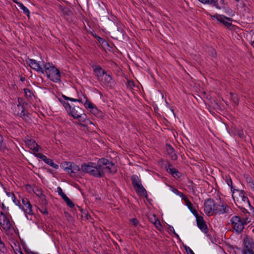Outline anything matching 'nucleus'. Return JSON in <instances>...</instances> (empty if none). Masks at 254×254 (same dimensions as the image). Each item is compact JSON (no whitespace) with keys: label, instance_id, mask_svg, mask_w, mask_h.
I'll use <instances>...</instances> for the list:
<instances>
[{"label":"nucleus","instance_id":"obj_52","mask_svg":"<svg viewBox=\"0 0 254 254\" xmlns=\"http://www.w3.org/2000/svg\"><path fill=\"white\" fill-rule=\"evenodd\" d=\"M169 230H170L171 232H172L173 233H175V230H174V229L173 227H172V226H170V227H169Z\"/></svg>","mask_w":254,"mask_h":254},{"label":"nucleus","instance_id":"obj_22","mask_svg":"<svg viewBox=\"0 0 254 254\" xmlns=\"http://www.w3.org/2000/svg\"><path fill=\"white\" fill-rule=\"evenodd\" d=\"M166 149L172 160H176L177 159L178 156L175 152V150L170 144L168 143L166 144Z\"/></svg>","mask_w":254,"mask_h":254},{"label":"nucleus","instance_id":"obj_46","mask_svg":"<svg viewBox=\"0 0 254 254\" xmlns=\"http://www.w3.org/2000/svg\"><path fill=\"white\" fill-rule=\"evenodd\" d=\"M154 224L156 226V227L158 228V226H161V224L159 220L156 218L155 216H154V222H153Z\"/></svg>","mask_w":254,"mask_h":254},{"label":"nucleus","instance_id":"obj_23","mask_svg":"<svg viewBox=\"0 0 254 254\" xmlns=\"http://www.w3.org/2000/svg\"><path fill=\"white\" fill-rule=\"evenodd\" d=\"M90 112L97 118H101L103 115V112L99 110L95 105L90 110Z\"/></svg>","mask_w":254,"mask_h":254},{"label":"nucleus","instance_id":"obj_34","mask_svg":"<svg viewBox=\"0 0 254 254\" xmlns=\"http://www.w3.org/2000/svg\"><path fill=\"white\" fill-rule=\"evenodd\" d=\"M64 201L66 202V205L70 208H73L74 207V204L72 201L67 196L64 198Z\"/></svg>","mask_w":254,"mask_h":254},{"label":"nucleus","instance_id":"obj_45","mask_svg":"<svg viewBox=\"0 0 254 254\" xmlns=\"http://www.w3.org/2000/svg\"><path fill=\"white\" fill-rule=\"evenodd\" d=\"M185 249L188 254H194L192 250L188 246H185Z\"/></svg>","mask_w":254,"mask_h":254},{"label":"nucleus","instance_id":"obj_57","mask_svg":"<svg viewBox=\"0 0 254 254\" xmlns=\"http://www.w3.org/2000/svg\"><path fill=\"white\" fill-rule=\"evenodd\" d=\"M199 1L203 3H206L207 0H198Z\"/></svg>","mask_w":254,"mask_h":254},{"label":"nucleus","instance_id":"obj_38","mask_svg":"<svg viewBox=\"0 0 254 254\" xmlns=\"http://www.w3.org/2000/svg\"><path fill=\"white\" fill-rule=\"evenodd\" d=\"M226 182L227 184V185L231 187V190L232 191V192L233 193V190L234 189H235L233 186V183L232 179L229 177L228 178H227L226 180Z\"/></svg>","mask_w":254,"mask_h":254},{"label":"nucleus","instance_id":"obj_53","mask_svg":"<svg viewBox=\"0 0 254 254\" xmlns=\"http://www.w3.org/2000/svg\"><path fill=\"white\" fill-rule=\"evenodd\" d=\"M1 208L3 211H5V210L6 209V207L4 206L3 203H2Z\"/></svg>","mask_w":254,"mask_h":254},{"label":"nucleus","instance_id":"obj_29","mask_svg":"<svg viewBox=\"0 0 254 254\" xmlns=\"http://www.w3.org/2000/svg\"><path fill=\"white\" fill-rule=\"evenodd\" d=\"M25 96L28 99H32V97L34 96L32 91L28 88H24L23 89Z\"/></svg>","mask_w":254,"mask_h":254},{"label":"nucleus","instance_id":"obj_41","mask_svg":"<svg viewBox=\"0 0 254 254\" xmlns=\"http://www.w3.org/2000/svg\"><path fill=\"white\" fill-rule=\"evenodd\" d=\"M62 97L66 100H68V101H72V102H77V99H74V98L68 97L64 95H62Z\"/></svg>","mask_w":254,"mask_h":254},{"label":"nucleus","instance_id":"obj_7","mask_svg":"<svg viewBox=\"0 0 254 254\" xmlns=\"http://www.w3.org/2000/svg\"><path fill=\"white\" fill-rule=\"evenodd\" d=\"M62 166L64 168V171L67 172L72 177H75L76 174L81 169L79 166L71 162H65L62 165Z\"/></svg>","mask_w":254,"mask_h":254},{"label":"nucleus","instance_id":"obj_26","mask_svg":"<svg viewBox=\"0 0 254 254\" xmlns=\"http://www.w3.org/2000/svg\"><path fill=\"white\" fill-rule=\"evenodd\" d=\"M189 210L191 211V212L193 214L194 216H197L198 214L196 209L193 207L191 202L189 200L187 202L185 203Z\"/></svg>","mask_w":254,"mask_h":254},{"label":"nucleus","instance_id":"obj_10","mask_svg":"<svg viewBox=\"0 0 254 254\" xmlns=\"http://www.w3.org/2000/svg\"><path fill=\"white\" fill-rule=\"evenodd\" d=\"M26 63L30 66L31 68L36 70L38 73H44V67H42L40 62H37L36 60L27 58L26 60Z\"/></svg>","mask_w":254,"mask_h":254},{"label":"nucleus","instance_id":"obj_2","mask_svg":"<svg viewBox=\"0 0 254 254\" xmlns=\"http://www.w3.org/2000/svg\"><path fill=\"white\" fill-rule=\"evenodd\" d=\"M81 169L83 172L96 178H102L104 176V173L98 163L97 165L92 162L84 163L81 165Z\"/></svg>","mask_w":254,"mask_h":254},{"label":"nucleus","instance_id":"obj_35","mask_svg":"<svg viewBox=\"0 0 254 254\" xmlns=\"http://www.w3.org/2000/svg\"><path fill=\"white\" fill-rule=\"evenodd\" d=\"M97 40H98V42L100 44H101L102 46H106V45L108 46L109 45V44L107 42V41L100 37H97Z\"/></svg>","mask_w":254,"mask_h":254},{"label":"nucleus","instance_id":"obj_60","mask_svg":"<svg viewBox=\"0 0 254 254\" xmlns=\"http://www.w3.org/2000/svg\"><path fill=\"white\" fill-rule=\"evenodd\" d=\"M93 35L94 36V37L95 38H96V39H97V37H99L98 35H97L96 34H95V35H93Z\"/></svg>","mask_w":254,"mask_h":254},{"label":"nucleus","instance_id":"obj_16","mask_svg":"<svg viewBox=\"0 0 254 254\" xmlns=\"http://www.w3.org/2000/svg\"><path fill=\"white\" fill-rule=\"evenodd\" d=\"M232 211L231 208L227 204H216L215 206L216 214H224Z\"/></svg>","mask_w":254,"mask_h":254},{"label":"nucleus","instance_id":"obj_18","mask_svg":"<svg viewBox=\"0 0 254 254\" xmlns=\"http://www.w3.org/2000/svg\"><path fill=\"white\" fill-rule=\"evenodd\" d=\"M25 142L28 148L35 152H38L40 146L36 142V141L32 139H27L25 140Z\"/></svg>","mask_w":254,"mask_h":254},{"label":"nucleus","instance_id":"obj_13","mask_svg":"<svg viewBox=\"0 0 254 254\" xmlns=\"http://www.w3.org/2000/svg\"><path fill=\"white\" fill-rule=\"evenodd\" d=\"M34 154L35 156H36L37 158H40L45 163L52 167L54 169H58L59 168V165L58 164L55 163L52 159L47 158L46 156L43 154L42 153H34Z\"/></svg>","mask_w":254,"mask_h":254},{"label":"nucleus","instance_id":"obj_56","mask_svg":"<svg viewBox=\"0 0 254 254\" xmlns=\"http://www.w3.org/2000/svg\"><path fill=\"white\" fill-rule=\"evenodd\" d=\"M87 122H89L90 124L93 125V123L91 121H90L86 119V122L85 123H86L87 124H88Z\"/></svg>","mask_w":254,"mask_h":254},{"label":"nucleus","instance_id":"obj_27","mask_svg":"<svg viewBox=\"0 0 254 254\" xmlns=\"http://www.w3.org/2000/svg\"><path fill=\"white\" fill-rule=\"evenodd\" d=\"M168 173L172 175L175 178H180L182 176L181 173L176 168H173Z\"/></svg>","mask_w":254,"mask_h":254},{"label":"nucleus","instance_id":"obj_28","mask_svg":"<svg viewBox=\"0 0 254 254\" xmlns=\"http://www.w3.org/2000/svg\"><path fill=\"white\" fill-rule=\"evenodd\" d=\"M59 7L60 11H62V12L64 15H69L71 12V11L69 10V9L66 6H63L62 5H60L59 6Z\"/></svg>","mask_w":254,"mask_h":254},{"label":"nucleus","instance_id":"obj_31","mask_svg":"<svg viewBox=\"0 0 254 254\" xmlns=\"http://www.w3.org/2000/svg\"><path fill=\"white\" fill-rule=\"evenodd\" d=\"M206 3L212 5L218 9H221V7L218 4V0H207Z\"/></svg>","mask_w":254,"mask_h":254},{"label":"nucleus","instance_id":"obj_12","mask_svg":"<svg viewBox=\"0 0 254 254\" xmlns=\"http://www.w3.org/2000/svg\"><path fill=\"white\" fill-rule=\"evenodd\" d=\"M0 216L2 217V219H0V226H1L5 231H9L12 227V225L9 219L3 212H0Z\"/></svg>","mask_w":254,"mask_h":254},{"label":"nucleus","instance_id":"obj_58","mask_svg":"<svg viewBox=\"0 0 254 254\" xmlns=\"http://www.w3.org/2000/svg\"><path fill=\"white\" fill-rule=\"evenodd\" d=\"M13 1H14L15 3L17 4V5H18V6H19V3H21V2H18V1H17V0H13Z\"/></svg>","mask_w":254,"mask_h":254},{"label":"nucleus","instance_id":"obj_40","mask_svg":"<svg viewBox=\"0 0 254 254\" xmlns=\"http://www.w3.org/2000/svg\"><path fill=\"white\" fill-rule=\"evenodd\" d=\"M37 195L40 197L41 199H42V201L44 200L45 201H46L45 198V195L43 193L42 191L40 190H38V193H37Z\"/></svg>","mask_w":254,"mask_h":254},{"label":"nucleus","instance_id":"obj_6","mask_svg":"<svg viewBox=\"0 0 254 254\" xmlns=\"http://www.w3.org/2000/svg\"><path fill=\"white\" fill-rule=\"evenodd\" d=\"M209 15L212 19H216L220 23H222L226 28L230 30L234 29L235 25H233L231 22H230L232 21V18L217 13H216L213 15L211 14H209Z\"/></svg>","mask_w":254,"mask_h":254},{"label":"nucleus","instance_id":"obj_54","mask_svg":"<svg viewBox=\"0 0 254 254\" xmlns=\"http://www.w3.org/2000/svg\"><path fill=\"white\" fill-rule=\"evenodd\" d=\"M20 80L21 81L23 82L25 80V78L24 77H20Z\"/></svg>","mask_w":254,"mask_h":254},{"label":"nucleus","instance_id":"obj_11","mask_svg":"<svg viewBox=\"0 0 254 254\" xmlns=\"http://www.w3.org/2000/svg\"><path fill=\"white\" fill-rule=\"evenodd\" d=\"M22 100L23 99L21 98H18V101L19 104L15 107L14 114L23 119H25L27 114L23 106L21 104Z\"/></svg>","mask_w":254,"mask_h":254},{"label":"nucleus","instance_id":"obj_17","mask_svg":"<svg viewBox=\"0 0 254 254\" xmlns=\"http://www.w3.org/2000/svg\"><path fill=\"white\" fill-rule=\"evenodd\" d=\"M93 68L98 80L99 81L102 80V78L107 72L100 65L93 66Z\"/></svg>","mask_w":254,"mask_h":254},{"label":"nucleus","instance_id":"obj_30","mask_svg":"<svg viewBox=\"0 0 254 254\" xmlns=\"http://www.w3.org/2000/svg\"><path fill=\"white\" fill-rule=\"evenodd\" d=\"M231 99L234 103V105H238L239 104V98L237 94L230 92Z\"/></svg>","mask_w":254,"mask_h":254},{"label":"nucleus","instance_id":"obj_55","mask_svg":"<svg viewBox=\"0 0 254 254\" xmlns=\"http://www.w3.org/2000/svg\"><path fill=\"white\" fill-rule=\"evenodd\" d=\"M11 194H14V193H13V192H7V195L8 196H9V197H10H10H11Z\"/></svg>","mask_w":254,"mask_h":254},{"label":"nucleus","instance_id":"obj_48","mask_svg":"<svg viewBox=\"0 0 254 254\" xmlns=\"http://www.w3.org/2000/svg\"><path fill=\"white\" fill-rule=\"evenodd\" d=\"M40 211L45 215H47L48 214V212L47 209L45 207H42L41 209H39Z\"/></svg>","mask_w":254,"mask_h":254},{"label":"nucleus","instance_id":"obj_14","mask_svg":"<svg viewBox=\"0 0 254 254\" xmlns=\"http://www.w3.org/2000/svg\"><path fill=\"white\" fill-rule=\"evenodd\" d=\"M100 82L109 87L110 89L113 88L116 84V83L113 80L112 76L107 73L104 75L102 78V80H101Z\"/></svg>","mask_w":254,"mask_h":254},{"label":"nucleus","instance_id":"obj_61","mask_svg":"<svg viewBox=\"0 0 254 254\" xmlns=\"http://www.w3.org/2000/svg\"><path fill=\"white\" fill-rule=\"evenodd\" d=\"M30 254H38V253H34V252H31Z\"/></svg>","mask_w":254,"mask_h":254},{"label":"nucleus","instance_id":"obj_25","mask_svg":"<svg viewBox=\"0 0 254 254\" xmlns=\"http://www.w3.org/2000/svg\"><path fill=\"white\" fill-rule=\"evenodd\" d=\"M131 181L133 187L141 184V180L136 175H133L131 177Z\"/></svg>","mask_w":254,"mask_h":254},{"label":"nucleus","instance_id":"obj_43","mask_svg":"<svg viewBox=\"0 0 254 254\" xmlns=\"http://www.w3.org/2000/svg\"><path fill=\"white\" fill-rule=\"evenodd\" d=\"M165 168L166 171L168 172V171H170L171 169H173V165L170 164L169 162H167L166 164L165 165Z\"/></svg>","mask_w":254,"mask_h":254},{"label":"nucleus","instance_id":"obj_9","mask_svg":"<svg viewBox=\"0 0 254 254\" xmlns=\"http://www.w3.org/2000/svg\"><path fill=\"white\" fill-rule=\"evenodd\" d=\"M216 203L212 198H208L205 200L204 203V211L207 216L212 215L215 213Z\"/></svg>","mask_w":254,"mask_h":254},{"label":"nucleus","instance_id":"obj_20","mask_svg":"<svg viewBox=\"0 0 254 254\" xmlns=\"http://www.w3.org/2000/svg\"><path fill=\"white\" fill-rule=\"evenodd\" d=\"M81 95L83 96V98L79 97V98L77 99V102L82 103L84 104L86 108L89 109L90 110L94 105L92 104V103L89 101L85 95H82V93H81Z\"/></svg>","mask_w":254,"mask_h":254},{"label":"nucleus","instance_id":"obj_50","mask_svg":"<svg viewBox=\"0 0 254 254\" xmlns=\"http://www.w3.org/2000/svg\"><path fill=\"white\" fill-rule=\"evenodd\" d=\"M172 191L175 193V194H176L177 195H179V194H180V193L181 192H180L178 189H175V188H172Z\"/></svg>","mask_w":254,"mask_h":254},{"label":"nucleus","instance_id":"obj_4","mask_svg":"<svg viewBox=\"0 0 254 254\" xmlns=\"http://www.w3.org/2000/svg\"><path fill=\"white\" fill-rule=\"evenodd\" d=\"M98 163L104 174L106 172L114 174L117 172V167L115 164L109 159L102 158L98 160Z\"/></svg>","mask_w":254,"mask_h":254},{"label":"nucleus","instance_id":"obj_49","mask_svg":"<svg viewBox=\"0 0 254 254\" xmlns=\"http://www.w3.org/2000/svg\"><path fill=\"white\" fill-rule=\"evenodd\" d=\"M220 3L222 5L221 8H224L225 6L227 5V2H225V0H220Z\"/></svg>","mask_w":254,"mask_h":254},{"label":"nucleus","instance_id":"obj_63","mask_svg":"<svg viewBox=\"0 0 254 254\" xmlns=\"http://www.w3.org/2000/svg\"><path fill=\"white\" fill-rule=\"evenodd\" d=\"M23 254V253L21 251H19L18 252V254Z\"/></svg>","mask_w":254,"mask_h":254},{"label":"nucleus","instance_id":"obj_39","mask_svg":"<svg viewBox=\"0 0 254 254\" xmlns=\"http://www.w3.org/2000/svg\"><path fill=\"white\" fill-rule=\"evenodd\" d=\"M6 147L5 143L3 142L2 136L0 134V149H5Z\"/></svg>","mask_w":254,"mask_h":254},{"label":"nucleus","instance_id":"obj_47","mask_svg":"<svg viewBox=\"0 0 254 254\" xmlns=\"http://www.w3.org/2000/svg\"><path fill=\"white\" fill-rule=\"evenodd\" d=\"M130 221L134 226H136L139 223V221L136 218H132Z\"/></svg>","mask_w":254,"mask_h":254},{"label":"nucleus","instance_id":"obj_62","mask_svg":"<svg viewBox=\"0 0 254 254\" xmlns=\"http://www.w3.org/2000/svg\"><path fill=\"white\" fill-rule=\"evenodd\" d=\"M251 44L253 47H254V41L252 42Z\"/></svg>","mask_w":254,"mask_h":254},{"label":"nucleus","instance_id":"obj_42","mask_svg":"<svg viewBox=\"0 0 254 254\" xmlns=\"http://www.w3.org/2000/svg\"><path fill=\"white\" fill-rule=\"evenodd\" d=\"M22 205H28L29 206H30V202L27 198H23L22 199Z\"/></svg>","mask_w":254,"mask_h":254},{"label":"nucleus","instance_id":"obj_32","mask_svg":"<svg viewBox=\"0 0 254 254\" xmlns=\"http://www.w3.org/2000/svg\"><path fill=\"white\" fill-rule=\"evenodd\" d=\"M19 4V7L20 9H22L23 13L26 14L28 17V18H29L30 12L29 9L26 6H25L22 3Z\"/></svg>","mask_w":254,"mask_h":254},{"label":"nucleus","instance_id":"obj_44","mask_svg":"<svg viewBox=\"0 0 254 254\" xmlns=\"http://www.w3.org/2000/svg\"><path fill=\"white\" fill-rule=\"evenodd\" d=\"M179 196L182 198V199L184 200L185 203L187 202L188 201L190 200L187 197V196L182 192L180 193Z\"/></svg>","mask_w":254,"mask_h":254},{"label":"nucleus","instance_id":"obj_59","mask_svg":"<svg viewBox=\"0 0 254 254\" xmlns=\"http://www.w3.org/2000/svg\"><path fill=\"white\" fill-rule=\"evenodd\" d=\"M175 236L177 238H179V236L175 232V233H173Z\"/></svg>","mask_w":254,"mask_h":254},{"label":"nucleus","instance_id":"obj_15","mask_svg":"<svg viewBox=\"0 0 254 254\" xmlns=\"http://www.w3.org/2000/svg\"><path fill=\"white\" fill-rule=\"evenodd\" d=\"M195 217L198 227L202 232L206 234L208 232V229L203 217L199 215V214Z\"/></svg>","mask_w":254,"mask_h":254},{"label":"nucleus","instance_id":"obj_3","mask_svg":"<svg viewBox=\"0 0 254 254\" xmlns=\"http://www.w3.org/2000/svg\"><path fill=\"white\" fill-rule=\"evenodd\" d=\"M44 71L51 81L54 82H59L61 81L60 71L53 64L47 63L44 64Z\"/></svg>","mask_w":254,"mask_h":254},{"label":"nucleus","instance_id":"obj_8","mask_svg":"<svg viewBox=\"0 0 254 254\" xmlns=\"http://www.w3.org/2000/svg\"><path fill=\"white\" fill-rule=\"evenodd\" d=\"M244 245L242 254H254V242L251 238L247 236L244 238Z\"/></svg>","mask_w":254,"mask_h":254},{"label":"nucleus","instance_id":"obj_37","mask_svg":"<svg viewBox=\"0 0 254 254\" xmlns=\"http://www.w3.org/2000/svg\"><path fill=\"white\" fill-rule=\"evenodd\" d=\"M11 194V199L13 201V202L17 206H19V207H21V204L19 200L16 199V196L14 194Z\"/></svg>","mask_w":254,"mask_h":254},{"label":"nucleus","instance_id":"obj_51","mask_svg":"<svg viewBox=\"0 0 254 254\" xmlns=\"http://www.w3.org/2000/svg\"><path fill=\"white\" fill-rule=\"evenodd\" d=\"M237 133H238V136L241 138H243L244 136V134L243 130H239L237 131Z\"/></svg>","mask_w":254,"mask_h":254},{"label":"nucleus","instance_id":"obj_33","mask_svg":"<svg viewBox=\"0 0 254 254\" xmlns=\"http://www.w3.org/2000/svg\"><path fill=\"white\" fill-rule=\"evenodd\" d=\"M60 101L63 104V105L64 107V108L65 109V110H66L67 113H68L69 111H70L71 110V109L72 108L71 107V106L69 105V104L68 103H67V102H65L64 101H63L61 99H60Z\"/></svg>","mask_w":254,"mask_h":254},{"label":"nucleus","instance_id":"obj_24","mask_svg":"<svg viewBox=\"0 0 254 254\" xmlns=\"http://www.w3.org/2000/svg\"><path fill=\"white\" fill-rule=\"evenodd\" d=\"M20 208L23 210L25 214H28L30 215H32L33 214L32 206L31 204L30 206H28V205H22V206H21V207Z\"/></svg>","mask_w":254,"mask_h":254},{"label":"nucleus","instance_id":"obj_64","mask_svg":"<svg viewBox=\"0 0 254 254\" xmlns=\"http://www.w3.org/2000/svg\"><path fill=\"white\" fill-rule=\"evenodd\" d=\"M240 0H235V1L236 2H239Z\"/></svg>","mask_w":254,"mask_h":254},{"label":"nucleus","instance_id":"obj_5","mask_svg":"<svg viewBox=\"0 0 254 254\" xmlns=\"http://www.w3.org/2000/svg\"><path fill=\"white\" fill-rule=\"evenodd\" d=\"M68 113L74 119H77L80 122H86L87 115L84 113L83 110L78 106H74L71 108V110Z\"/></svg>","mask_w":254,"mask_h":254},{"label":"nucleus","instance_id":"obj_1","mask_svg":"<svg viewBox=\"0 0 254 254\" xmlns=\"http://www.w3.org/2000/svg\"><path fill=\"white\" fill-rule=\"evenodd\" d=\"M242 212V214L232 216L230 220L232 229L238 234H241L245 226L251 222L250 212Z\"/></svg>","mask_w":254,"mask_h":254},{"label":"nucleus","instance_id":"obj_36","mask_svg":"<svg viewBox=\"0 0 254 254\" xmlns=\"http://www.w3.org/2000/svg\"><path fill=\"white\" fill-rule=\"evenodd\" d=\"M57 191L59 194L62 197V198L64 199L67 197L66 194L63 191L62 188L60 187L57 188Z\"/></svg>","mask_w":254,"mask_h":254},{"label":"nucleus","instance_id":"obj_21","mask_svg":"<svg viewBox=\"0 0 254 254\" xmlns=\"http://www.w3.org/2000/svg\"><path fill=\"white\" fill-rule=\"evenodd\" d=\"M133 188L138 195L144 196L145 197L147 196V191L141 184L133 187Z\"/></svg>","mask_w":254,"mask_h":254},{"label":"nucleus","instance_id":"obj_19","mask_svg":"<svg viewBox=\"0 0 254 254\" xmlns=\"http://www.w3.org/2000/svg\"><path fill=\"white\" fill-rule=\"evenodd\" d=\"M125 31L124 29V26L122 25L118 26L117 30L114 33V39H124Z\"/></svg>","mask_w":254,"mask_h":254}]
</instances>
